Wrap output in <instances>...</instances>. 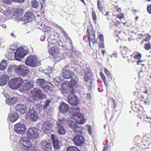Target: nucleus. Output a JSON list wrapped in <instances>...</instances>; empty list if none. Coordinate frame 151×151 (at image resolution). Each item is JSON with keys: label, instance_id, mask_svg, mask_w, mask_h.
I'll return each mask as SVG.
<instances>
[{"label": "nucleus", "instance_id": "nucleus-1", "mask_svg": "<svg viewBox=\"0 0 151 151\" xmlns=\"http://www.w3.org/2000/svg\"><path fill=\"white\" fill-rule=\"evenodd\" d=\"M32 95L29 96L28 98H26L24 100L25 104L30 106L34 101H38L40 99H43L45 97L44 93L40 89L35 88L31 91Z\"/></svg>", "mask_w": 151, "mask_h": 151}, {"label": "nucleus", "instance_id": "nucleus-2", "mask_svg": "<svg viewBox=\"0 0 151 151\" xmlns=\"http://www.w3.org/2000/svg\"><path fill=\"white\" fill-rule=\"evenodd\" d=\"M32 144L27 137L21 138L20 142V145L22 148L26 151H32Z\"/></svg>", "mask_w": 151, "mask_h": 151}, {"label": "nucleus", "instance_id": "nucleus-3", "mask_svg": "<svg viewBox=\"0 0 151 151\" xmlns=\"http://www.w3.org/2000/svg\"><path fill=\"white\" fill-rule=\"evenodd\" d=\"M25 62L27 65L32 67H36L38 65L37 58L34 55L29 56L26 59Z\"/></svg>", "mask_w": 151, "mask_h": 151}, {"label": "nucleus", "instance_id": "nucleus-4", "mask_svg": "<svg viewBox=\"0 0 151 151\" xmlns=\"http://www.w3.org/2000/svg\"><path fill=\"white\" fill-rule=\"evenodd\" d=\"M86 37H87L90 46L91 47V42L92 41L93 43H95L96 41L95 39V31L94 29H87L86 31Z\"/></svg>", "mask_w": 151, "mask_h": 151}, {"label": "nucleus", "instance_id": "nucleus-5", "mask_svg": "<svg viewBox=\"0 0 151 151\" xmlns=\"http://www.w3.org/2000/svg\"><path fill=\"white\" fill-rule=\"evenodd\" d=\"M16 71L19 75L25 76L29 73V70L27 67L21 65L18 66L16 68Z\"/></svg>", "mask_w": 151, "mask_h": 151}, {"label": "nucleus", "instance_id": "nucleus-6", "mask_svg": "<svg viewBox=\"0 0 151 151\" xmlns=\"http://www.w3.org/2000/svg\"><path fill=\"white\" fill-rule=\"evenodd\" d=\"M26 134L28 139H37L38 136L35 129L33 128H31L28 129Z\"/></svg>", "mask_w": 151, "mask_h": 151}, {"label": "nucleus", "instance_id": "nucleus-7", "mask_svg": "<svg viewBox=\"0 0 151 151\" xmlns=\"http://www.w3.org/2000/svg\"><path fill=\"white\" fill-rule=\"evenodd\" d=\"M62 120H59L56 123V129H57L58 133L61 135H64L66 133V130L64 127L63 123L62 122Z\"/></svg>", "mask_w": 151, "mask_h": 151}, {"label": "nucleus", "instance_id": "nucleus-8", "mask_svg": "<svg viewBox=\"0 0 151 151\" xmlns=\"http://www.w3.org/2000/svg\"><path fill=\"white\" fill-rule=\"evenodd\" d=\"M62 72L63 76L65 79H69L74 76V73L69 69V66H68L63 68Z\"/></svg>", "mask_w": 151, "mask_h": 151}, {"label": "nucleus", "instance_id": "nucleus-9", "mask_svg": "<svg viewBox=\"0 0 151 151\" xmlns=\"http://www.w3.org/2000/svg\"><path fill=\"white\" fill-rule=\"evenodd\" d=\"M14 130L18 134H24L26 130V128L23 124L19 123L16 124L14 126Z\"/></svg>", "mask_w": 151, "mask_h": 151}, {"label": "nucleus", "instance_id": "nucleus-10", "mask_svg": "<svg viewBox=\"0 0 151 151\" xmlns=\"http://www.w3.org/2000/svg\"><path fill=\"white\" fill-rule=\"evenodd\" d=\"M73 141L75 145L81 146L85 144V139L82 136L77 135L73 139Z\"/></svg>", "mask_w": 151, "mask_h": 151}, {"label": "nucleus", "instance_id": "nucleus-11", "mask_svg": "<svg viewBox=\"0 0 151 151\" xmlns=\"http://www.w3.org/2000/svg\"><path fill=\"white\" fill-rule=\"evenodd\" d=\"M60 50L56 47H52L49 49V53L52 58L55 59L58 57Z\"/></svg>", "mask_w": 151, "mask_h": 151}, {"label": "nucleus", "instance_id": "nucleus-12", "mask_svg": "<svg viewBox=\"0 0 151 151\" xmlns=\"http://www.w3.org/2000/svg\"><path fill=\"white\" fill-rule=\"evenodd\" d=\"M71 94L68 96V102L72 105H77L79 103V99L74 93Z\"/></svg>", "mask_w": 151, "mask_h": 151}, {"label": "nucleus", "instance_id": "nucleus-13", "mask_svg": "<svg viewBox=\"0 0 151 151\" xmlns=\"http://www.w3.org/2000/svg\"><path fill=\"white\" fill-rule=\"evenodd\" d=\"M34 17V15L32 12H26L24 16V21L26 23L31 22L33 20Z\"/></svg>", "mask_w": 151, "mask_h": 151}, {"label": "nucleus", "instance_id": "nucleus-14", "mask_svg": "<svg viewBox=\"0 0 151 151\" xmlns=\"http://www.w3.org/2000/svg\"><path fill=\"white\" fill-rule=\"evenodd\" d=\"M41 148L44 150L51 151L52 149V145L49 142L47 141H43L40 142Z\"/></svg>", "mask_w": 151, "mask_h": 151}, {"label": "nucleus", "instance_id": "nucleus-15", "mask_svg": "<svg viewBox=\"0 0 151 151\" xmlns=\"http://www.w3.org/2000/svg\"><path fill=\"white\" fill-rule=\"evenodd\" d=\"M60 90L61 93L63 94L75 93V89L74 88L69 87L65 88L64 86V84L62 85Z\"/></svg>", "mask_w": 151, "mask_h": 151}, {"label": "nucleus", "instance_id": "nucleus-16", "mask_svg": "<svg viewBox=\"0 0 151 151\" xmlns=\"http://www.w3.org/2000/svg\"><path fill=\"white\" fill-rule=\"evenodd\" d=\"M51 138L53 141L55 150H57L60 148L61 146L60 143L58 138L54 134H52L51 135Z\"/></svg>", "mask_w": 151, "mask_h": 151}, {"label": "nucleus", "instance_id": "nucleus-17", "mask_svg": "<svg viewBox=\"0 0 151 151\" xmlns=\"http://www.w3.org/2000/svg\"><path fill=\"white\" fill-rule=\"evenodd\" d=\"M23 49L17 50L14 53V57L15 59L18 61H20L26 55Z\"/></svg>", "mask_w": 151, "mask_h": 151}, {"label": "nucleus", "instance_id": "nucleus-18", "mask_svg": "<svg viewBox=\"0 0 151 151\" xmlns=\"http://www.w3.org/2000/svg\"><path fill=\"white\" fill-rule=\"evenodd\" d=\"M97 6L98 9H99V11L102 13L105 16H107V19H111V17L109 15V12H105V14H103V10L104 7L102 4V2L101 1L98 0L97 1Z\"/></svg>", "mask_w": 151, "mask_h": 151}, {"label": "nucleus", "instance_id": "nucleus-19", "mask_svg": "<svg viewBox=\"0 0 151 151\" xmlns=\"http://www.w3.org/2000/svg\"><path fill=\"white\" fill-rule=\"evenodd\" d=\"M15 109L16 111L18 112L20 114H23L25 113L27 109L25 105L21 104H17L15 107Z\"/></svg>", "mask_w": 151, "mask_h": 151}, {"label": "nucleus", "instance_id": "nucleus-20", "mask_svg": "<svg viewBox=\"0 0 151 151\" xmlns=\"http://www.w3.org/2000/svg\"><path fill=\"white\" fill-rule=\"evenodd\" d=\"M92 75L84 74L83 76L84 80L86 83V85L88 89H91L92 87L93 82L91 80H90L88 83H87L88 81L91 79Z\"/></svg>", "mask_w": 151, "mask_h": 151}, {"label": "nucleus", "instance_id": "nucleus-21", "mask_svg": "<svg viewBox=\"0 0 151 151\" xmlns=\"http://www.w3.org/2000/svg\"><path fill=\"white\" fill-rule=\"evenodd\" d=\"M30 119L33 121H36L38 118L37 112L34 110H29L27 114Z\"/></svg>", "mask_w": 151, "mask_h": 151}, {"label": "nucleus", "instance_id": "nucleus-22", "mask_svg": "<svg viewBox=\"0 0 151 151\" xmlns=\"http://www.w3.org/2000/svg\"><path fill=\"white\" fill-rule=\"evenodd\" d=\"M59 109L63 113H65L69 111V107L68 105L65 103L62 102L60 105Z\"/></svg>", "mask_w": 151, "mask_h": 151}, {"label": "nucleus", "instance_id": "nucleus-23", "mask_svg": "<svg viewBox=\"0 0 151 151\" xmlns=\"http://www.w3.org/2000/svg\"><path fill=\"white\" fill-rule=\"evenodd\" d=\"M19 117L18 114L16 112L10 113L9 114L8 119L11 122L13 123L15 122Z\"/></svg>", "mask_w": 151, "mask_h": 151}, {"label": "nucleus", "instance_id": "nucleus-24", "mask_svg": "<svg viewBox=\"0 0 151 151\" xmlns=\"http://www.w3.org/2000/svg\"><path fill=\"white\" fill-rule=\"evenodd\" d=\"M75 118L77 123L79 124H83L85 122V119L81 114H78V115L75 117Z\"/></svg>", "mask_w": 151, "mask_h": 151}, {"label": "nucleus", "instance_id": "nucleus-25", "mask_svg": "<svg viewBox=\"0 0 151 151\" xmlns=\"http://www.w3.org/2000/svg\"><path fill=\"white\" fill-rule=\"evenodd\" d=\"M39 28L44 32L45 34L46 33H48L50 31L51 29L50 27L47 26L45 24H44L43 22L41 23V25L39 27Z\"/></svg>", "mask_w": 151, "mask_h": 151}, {"label": "nucleus", "instance_id": "nucleus-26", "mask_svg": "<svg viewBox=\"0 0 151 151\" xmlns=\"http://www.w3.org/2000/svg\"><path fill=\"white\" fill-rule=\"evenodd\" d=\"M80 110L78 107L75 108L74 107H72L70 110L69 111V113L73 117H76L80 114L79 113Z\"/></svg>", "mask_w": 151, "mask_h": 151}, {"label": "nucleus", "instance_id": "nucleus-27", "mask_svg": "<svg viewBox=\"0 0 151 151\" xmlns=\"http://www.w3.org/2000/svg\"><path fill=\"white\" fill-rule=\"evenodd\" d=\"M53 126L52 124L50 121L45 122L42 125L43 128H44L45 130L46 131L50 130Z\"/></svg>", "mask_w": 151, "mask_h": 151}, {"label": "nucleus", "instance_id": "nucleus-28", "mask_svg": "<svg viewBox=\"0 0 151 151\" xmlns=\"http://www.w3.org/2000/svg\"><path fill=\"white\" fill-rule=\"evenodd\" d=\"M9 80V77L7 75H3L0 79V85L3 86L6 84Z\"/></svg>", "mask_w": 151, "mask_h": 151}, {"label": "nucleus", "instance_id": "nucleus-29", "mask_svg": "<svg viewBox=\"0 0 151 151\" xmlns=\"http://www.w3.org/2000/svg\"><path fill=\"white\" fill-rule=\"evenodd\" d=\"M121 52L122 56L124 58H127L129 56H130L129 51L127 47L124 46L122 48Z\"/></svg>", "mask_w": 151, "mask_h": 151}, {"label": "nucleus", "instance_id": "nucleus-30", "mask_svg": "<svg viewBox=\"0 0 151 151\" xmlns=\"http://www.w3.org/2000/svg\"><path fill=\"white\" fill-rule=\"evenodd\" d=\"M75 134L77 135H82L83 134V128L80 125H77L74 128Z\"/></svg>", "mask_w": 151, "mask_h": 151}, {"label": "nucleus", "instance_id": "nucleus-31", "mask_svg": "<svg viewBox=\"0 0 151 151\" xmlns=\"http://www.w3.org/2000/svg\"><path fill=\"white\" fill-rule=\"evenodd\" d=\"M8 85L11 88L13 89H17L16 85V81H15L14 78L11 79L9 82Z\"/></svg>", "mask_w": 151, "mask_h": 151}, {"label": "nucleus", "instance_id": "nucleus-32", "mask_svg": "<svg viewBox=\"0 0 151 151\" xmlns=\"http://www.w3.org/2000/svg\"><path fill=\"white\" fill-rule=\"evenodd\" d=\"M67 124L68 127L73 129H74L77 125V124L71 120H68L67 123Z\"/></svg>", "mask_w": 151, "mask_h": 151}, {"label": "nucleus", "instance_id": "nucleus-33", "mask_svg": "<svg viewBox=\"0 0 151 151\" xmlns=\"http://www.w3.org/2000/svg\"><path fill=\"white\" fill-rule=\"evenodd\" d=\"M14 81H16V85L17 86V89L19 87L21 86V84L23 83V79L20 78L19 77L17 78H14Z\"/></svg>", "mask_w": 151, "mask_h": 151}, {"label": "nucleus", "instance_id": "nucleus-34", "mask_svg": "<svg viewBox=\"0 0 151 151\" xmlns=\"http://www.w3.org/2000/svg\"><path fill=\"white\" fill-rule=\"evenodd\" d=\"M130 56L133 57L135 59L139 60L141 58L142 55L139 53L135 51Z\"/></svg>", "mask_w": 151, "mask_h": 151}, {"label": "nucleus", "instance_id": "nucleus-35", "mask_svg": "<svg viewBox=\"0 0 151 151\" xmlns=\"http://www.w3.org/2000/svg\"><path fill=\"white\" fill-rule=\"evenodd\" d=\"M7 66V61L3 60L0 63V70H5Z\"/></svg>", "mask_w": 151, "mask_h": 151}, {"label": "nucleus", "instance_id": "nucleus-36", "mask_svg": "<svg viewBox=\"0 0 151 151\" xmlns=\"http://www.w3.org/2000/svg\"><path fill=\"white\" fill-rule=\"evenodd\" d=\"M37 83L42 88L45 85L46 82L44 79L40 78L37 80Z\"/></svg>", "mask_w": 151, "mask_h": 151}, {"label": "nucleus", "instance_id": "nucleus-37", "mask_svg": "<svg viewBox=\"0 0 151 151\" xmlns=\"http://www.w3.org/2000/svg\"><path fill=\"white\" fill-rule=\"evenodd\" d=\"M66 151H81L76 146H70L68 147Z\"/></svg>", "mask_w": 151, "mask_h": 151}, {"label": "nucleus", "instance_id": "nucleus-38", "mask_svg": "<svg viewBox=\"0 0 151 151\" xmlns=\"http://www.w3.org/2000/svg\"><path fill=\"white\" fill-rule=\"evenodd\" d=\"M15 100V98L14 97H12L10 99H8L6 100V102L9 104L11 105L14 104L15 103L14 101Z\"/></svg>", "mask_w": 151, "mask_h": 151}, {"label": "nucleus", "instance_id": "nucleus-39", "mask_svg": "<svg viewBox=\"0 0 151 151\" xmlns=\"http://www.w3.org/2000/svg\"><path fill=\"white\" fill-rule=\"evenodd\" d=\"M31 5L33 8L37 9L38 7L39 4L37 1L32 0L31 2Z\"/></svg>", "mask_w": 151, "mask_h": 151}, {"label": "nucleus", "instance_id": "nucleus-40", "mask_svg": "<svg viewBox=\"0 0 151 151\" xmlns=\"http://www.w3.org/2000/svg\"><path fill=\"white\" fill-rule=\"evenodd\" d=\"M117 17L120 19V20L121 21V23H122L123 24H126V22L125 21L124 22L122 21V19L124 20V14L122 13H121L119 14H118L117 16Z\"/></svg>", "mask_w": 151, "mask_h": 151}, {"label": "nucleus", "instance_id": "nucleus-41", "mask_svg": "<svg viewBox=\"0 0 151 151\" xmlns=\"http://www.w3.org/2000/svg\"><path fill=\"white\" fill-rule=\"evenodd\" d=\"M77 82L74 79L72 80L69 83V86L73 88V87L77 85Z\"/></svg>", "mask_w": 151, "mask_h": 151}, {"label": "nucleus", "instance_id": "nucleus-42", "mask_svg": "<svg viewBox=\"0 0 151 151\" xmlns=\"http://www.w3.org/2000/svg\"><path fill=\"white\" fill-rule=\"evenodd\" d=\"M50 102L51 101L50 99H46L45 101V104L43 106V109H46L47 107L49 106Z\"/></svg>", "mask_w": 151, "mask_h": 151}, {"label": "nucleus", "instance_id": "nucleus-43", "mask_svg": "<svg viewBox=\"0 0 151 151\" xmlns=\"http://www.w3.org/2000/svg\"><path fill=\"white\" fill-rule=\"evenodd\" d=\"M15 12L19 15H22L23 14L24 11L22 8L18 7L16 8Z\"/></svg>", "mask_w": 151, "mask_h": 151}, {"label": "nucleus", "instance_id": "nucleus-44", "mask_svg": "<svg viewBox=\"0 0 151 151\" xmlns=\"http://www.w3.org/2000/svg\"><path fill=\"white\" fill-rule=\"evenodd\" d=\"M22 84L23 86V87H27V88L29 87L30 84L29 82L26 80H25L24 81L23 80V83Z\"/></svg>", "mask_w": 151, "mask_h": 151}, {"label": "nucleus", "instance_id": "nucleus-45", "mask_svg": "<svg viewBox=\"0 0 151 151\" xmlns=\"http://www.w3.org/2000/svg\"><path fill=\"white\" fill-rule=\"evenodd\" d=\"M92 75V70L89 67L87 68L85 71V73Z\"/></svg>", "mask_w": 151, "mask_h": 151}, {"label": "nucleus", "instance_id": "nucleus-46", "mask_svg": "<svg viewBox=\"0 0 151 151\" xmlns=\"http://www.w3.org/2000/svg\"><path fill=\"white\" fill-rule=\"evenodd\" d=\"M92 14L93 20L96 22L97 20V16L95 12L94 11H92Z\"/></svg>", "mask_w": 151, "mask_h": 151}, {"label": "nucleus", "instance_id": "nucleus-47", "mask_svg": "<svg viewBox=\"0 0 151 151\" xmlns=\"http://www.w3.org/2000/svg\"><path fill=\"white\" fill-rule=\"evenodd\" d=\"M11 0H2V2L4 4H10L11 3Z\"/></svg>", "mask_w": 151, "mask_h": 151}, {"label": "nucleus", "instance_id": "nucleus-48", "mask_svg": "<svg viewBox=\"0 0 151 151\" xmlns=\"http://www.w3.org/2000/svg\"><path fill=\"white\" fill-rule=\"evenodd\" d=\"M150 35H145V38L143 40V41L147 42L149 41L150 39Z\"/></svg>", "mask_w": 151, "mask_h": 151}, {"label": "nucleus", "instance_id": "nucleus-49", "mask_svg": "<svg viewBox=\"0 0 151 151\" xmlns=\"http://www.w3.org/2000/svg\"><path fill=\"white\" fill-rule=\"evenodd\" d=\"M110 150L109 149V145L107 144L104 145L103 151H110Z\"/></svg>", "mask_w": 151, "mask_h": 151}, {"label": "nucleus", "instance_id": "nucleus-50", "mask_svg": "<svg viewBox=\"0 0 151 151\" xmlns=\"http://www.w3.org/2000/svg\"><path fill=\"white\" fill-rule=\"evenodd\" d=\"M145 49L146 50H148L150 49V45L149 43H147L145 44L144 46Z\"/></svg>", "mask_w": 151, "mask_h": 151}, {"label": "nucleus", "instance_id": "nucleus-51", "mask_svg": "<svg viewBox=\"0 0 151 151\" xmlns=\"http://www.w3.org/2000/svg\"><path fill=\"white\" fill-rule=\"evenodd\" d=\"M42 88L45 91H47L50 90V88L49 86L47 85H45L42 87Z\"/></svg>", "mask_w": 151, "mask_h": 151}, {"label": "nucleus", "instance_id": "nucleus-52", "mask_svg": "<svg viewBox=\"0 0 151 151\" xmlns=\"http://www.w3.org/2000/svg\"><path fill=\"white\" fill-rule=\"evenodd\" d=\"M144 120L146 123H150V125L151 124V119L148 118L147 117H145L144 119Z\"/></svg>", "mask_w": 151, "mask_h": 151}, {"label": "nucleus", "instance_id": "nucleus-53", "mask_svg": "<svg viewBox=\"0 0 151 151\" xmlns=\"http://www.w3.org/2000/svg\"><path fill=\"white\" fill-rule=\"evenodd\" d=\"M100 75L101 77V79H102L103 81L105 82V80H106V79L105 77V76L104 75V74H103L101 72H100Z\"/></svg>", "mask_w": 151, "mask_h": 151}, {"label": "nucleus", "instance_id": "nucleus-54", "mask_svg": "<svg viewBox=\"0 0 151 151\" xmlns=\"http://www.w3.org/2000/svg\"><path fill=\"white\" fill-rule=\"evenodd\" d=\"M136 142L138 143L139 141L141 140V138L139 136H136L134 139Z\"/></svg>", "mask_w": 151, "mask_h": 151}, {"label": "nucleus", "instance_id": "nucleus-55", "mask_svg": "<svg viewBox=\"0 0 151 151\" xmlns=\"http://www.w3.org/2000/svg\"><path fill=\"white\" fill-rule=\"evenodd\" d=\"M104 41H100V44L99 47L100 48H104Z\"/></svg>", "mask_w": 151, "mask_h": 151}, {"label": "nucleus", "instance_id": "nucleus-56", "mask_svg": "<svg viewBox=\"0 0 151 151\" xmlns=\"http://www.w3.org/2000/svg\"><path fill=\"white\" fill-rule=\"evenodd\" d=\"M114 8L116 10V12H120L121 10V8L118 7V6L117 5H115Z\"/></svg>", "mask_w": 151, "mask_h": 151}, {"label": "nucleus", "instance_id": "nucleus-57", "mask_svg": "<svg viewBox=\"0 0 151 151\" xmlns=\"http://www.w3.org/2000/svg\"><path fill=\"white\" fill-rule=\"evenodd\" d=\"M147 11L149 13L151 14V4L147 7Z\"/></svg>", "mask_w": 151, "mask_h": 151}, {"label": "nucleus", "instance_id": "nucleus-58", "mask_svg": "<svg viewBox=\"0 0 151 151\" xmlns=\"http://www.w3.org/2000/svg\"><path fill=\"white\" fill-rule=\"evenodd\" d=\"M111 76V74L107 76L106 77V78L108 81H111V80H112Z\"/></svg>", "mask_w": 151, "mask_h": 151}, {"label": "nucleus", "instance_id": "nucleus-59", "mask_svg": "<svg viewBox=\"0 0 151 151\" xmlns=\"http://www.w3.org/2000/svg\"><path fill=\"white\" fill-rule=\"evenodd\" d=\"M104 71L106 74L107 75V76L111 74V73L107 70L106 68H104Z\"/></svg>", "mask_w": 151, "mask_h": 151}, {"label": "nucleus", "instance_id": "nucleus-60", "mask_svg": "<svg viewBox=\"0 0 151 151\" xmlns=\"http://www.w3.org/2000/svg\"><path fill=\"white\" fill-rule=\"evenodd\" d=\"M100 41H104V37L102 35H100L99 36Z\"/></svg>", "mask_w": 151, "mask_h": 151}, {"label": "nucleus", "instance_id": "nucleus-61", "mask_svg": "<svg viewBox=\"0 0 151 151\" xmlns=\"http://www.w3.org/2000/svg\"><path fill=\"white\" fill-rule=\"evenodd\" d=\"M143 72L142 70H141L138 73L139 76L140 78H141L144 76V73H142Z\"/></svg>", "mask_w": 151, "mask_h": 151}, {"label": "nucleus", "instance_id": "nucleus-62", "mask_svg": "<svg viewBox=\"0 0 151 151\" xmlns=\"http://www.w3.org/2000/svg\"><path fill=\"white\" fill-rule=\"evenodd\" d=\"M117 52L116 51H114L113 54H112V55L115 58H117Z\"/></svg>", "mask_w": 151, "mask_h": 151}, {"label": "nucleus", "instance_id": "nucleus-63", "mask_svg": "<svg viewBox=\"0 0 151 151\" xmlns=\"http://www.w3.org/2000/svg\"><path fill=\"white\" fill-rule=\"evenodd\" d=\"M87 95V98L90 99H91V94L90 93H87L86 94Z\"/></svg>", "mask_w": 151, "mask_h": 151}, {"label": "nucleus", "instance_id": "nucleus-64", "mask_svg": "<svg viewBox=\"0 0 151 151\" xmlns=\"http://www.w3.org/2000/svg\"><path fill=\"white\" fill-rule=\"evenodd\" d=\"M13 1L15 2L23 3L24 1V0H12Z\"/></svg>", "mask_w": 151, "mask_h": 151}]
</instances>
